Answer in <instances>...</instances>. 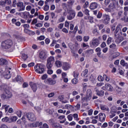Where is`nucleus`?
<instances>
[{
	"instance_id": "1",
	"label": "nucleus",
	"mask_w": 128,
	"mask_h": 128,
	"mask_svg": "<svg viewBox=\"0 0 128 128\" xmlns=\"http://www.w3.org/2000/svg\"><path fill=\"white\" fill-rule=\"evenodd\" d=\"M35 72L38 74H44V65L43 64H38L34 66Z\"/></svg>"
},
{
	"instance_id": "2",
	"label": "nucleus",
	"mask_w": 128,
	"mask_h": 128,
	"mask_svg": "<svg viewBox=\"0 0 128 128\" xmlns=\"http://www.w3.org/2000/svg\"><path fill=\"white\" fill-rule=\"evenodd\" d=\"M12 96V94L10 90H7L4 92L1 96V98L2 100H8V98H10Z\"/></svg>"
},
{
	"instance_id": "3",
	"label": "nucleus",
	"mask_w": 128,
	"mask_h": 128,
	"mask_svg": "<svg viewBox=\"0 0 128 128\" xmlns=\"http://www.w3.org/2000/svg\"><path fill=\"white\" fill-rule=\"evenodd\" d=\"M92 99V90L88 89L86 91V96L82 98V102H88V100H90Z\"/></svg>"
},
{
	"instance_id": "4",
	"label": "nucleus",
	"mask_w": 128,
	"mask_h": 128,
	"mask_svg": "<svg viewBox=\"0 0 128 128\" xmlns=\"http://www.w3.org/2000/svg\"><path fill=\"white\" fill-rule=\"evenodd\" d=\"M26 116L30 122H36V115H34V113H26Z\"/></svg>"
},
{
	"instance_id": "5",
	"label": "nucleus",
	"mask_w": 128,
	"mask_h": 128,
	"mask_svg": "<svg viewBox=\"0 0 128 128\" xmlns=\"http://www.w3.org/2000/svg\"><path fill=\"white\" fill-rule=\"evenodd\" d=\"M12 68H10L6 69L5 72L2 73V76L6 78V80H8L10 78L12 75L10 74V70Z\"/></svg>"
},
{
	"instance_id": "6",
	"label": "nucleus",
	"mask_w": 128,
	"mask_h": 128,
	"mask_svg": "<svg viewBox=\"0 0 128 128\" xmlns=\"http://www.w3.org/2000/svg\"><path fill=\"white\" fill-rule=\"evenodd\" d=\"M68 15L67 16L68 20H74V16H76V12L72 10H70L68 12Z\"/></svg>"
},
{
	"instance_id": "7",
	"label": "nucleus",
	"mask_w": 128,
	"mask_h": 128,
	"mask_svg": "<svg viewBox=\"0 0 128 128\" xmlns=\"http://www.w3.org/2000/svg\"><path fill=\"white\" fill-rule=\"evenodd\" d=\"M109 8H110L111 10H118L119 7H118V2H112L110 3L108 6Z\"/></svg>"
},
{
	"instance_id": "8",
	"label": "nucleus",
	"mask_w": 128,
	"mask_h": 128,
	"mask_svg": "<svg viewBox=\"0 0 128 128\" xmlns=\"http://www.w3.org/2000/svg\"><path fill=\"white\" fill-rule=\"evenodd\" d=\"M48 57V55L46 54V52L44 50H42L40 52L39 54V58L40 60H46Z\"/></svg>"
},
{
	"instance_id": "9",
	"label": "nucleus",
	"mask_w": 128,
	"mask_h": 128,
	"mask_svg": "<svg viewBox=\"0 0 128 128\" xmlns=\"http://www.w3.org/2000/svg\"><path fill=\"white\" fill-rule=\"evenodd\" d=\"M44 82H45V84H50V86H52L56 84V80H54L50 78L44 80Z\"/></svg>"
},
{
	"instance_id": "10",
	"label": "nucleus",
	"mask_w": 128,
	"mask_h": 128,
	"mask_svg": "<svg viewBox=\"0 0 128 128\" xmlns=\"http://www.w3.org/2000/svg\"><path fill=\"white\" fill-rule=\"evenodd\" d=\"M17 6L20 8L19 12H22L26 10V6L24 5V2H18L17 4Z\"/></svg>"
},
{
	"instance_id": "11",
	"label": "nucleus",
	"mask_w": 128,
	"mask_h": 128,
	"mask_svg": "<svg viewBox=\"0 0 128 128\" xmlns=\"http://www.w3.org/2000/svg\"><path fill=\"white\" fill-rule=\"evenodd\" d=\"M103 18H104V24H110V16L108 14H104Z\"/></svg>"
},
{
	"instance_id": "12",
	"label": "nucleus",
	"mask_w": 128,
	"mask_h": 128,
	"mask_svg": "<svg viewBox=\"0 0 128 128\" xmlns=\"http://www.w3.org/2000/svg\"><path fill=\"white\" fill-rule=\"evenodd\" d=\"M92 44L93 46L96 48L100 44V40L97 38H93L92 40Z\"/></svg>"
},
{
	"instance_id": "13",
	"label": "nucleus",
	"mask_w": 128,
	"mask_h": 128,
	"mask_svg": "<svg viewBox=\"0 0 128 128\" xmlns=\"http://www.w3.org/2000/svg\"><path fill=\"white\" fill-rule=\"evenodd\" d=\"M30 86H31V88L33 90L34 92H36V90H38V86L36 85V84L30 82Z\"/></svg>"
},
{
	"instance_id": "14",
	"label": "nucleus",
	"mask_w": 128,
	"mask_h": 128,
	"mask_svg": "<svg viewBox=\"0 0 128 128\" xmlns=\"http://www.w3.org/2000/svg\"><path fill=\"white\" fill-rule=\"evenodd\" d=\"M8 42H6V41H3L2 42L1 44V46H2V50H8V48H10L9 45H8Z\"/></svg>"
},
{
	"instance_id": "15",
	"label": "nucleus",
	"mask_w": 128,
	"mask_h": 128,
	"mask_svg": "<svg viewBox=\"0 0 128 128\" xmlns=\"http://www.w3.org/2000/svg\"><path fill=\"white\" fill-rule=\"evenodd\" d=\"M99 116V120L101 122H104L106 120V114L104 113H100Z\"/></svg>"
},
{
	"instance_id": "16",
	"label": "nucleus",
	"mask_w": 128,
	"mask_h": 128,
	"mask_svg": "<svg viewBox=\"0 0 128 128\" xmlns=\"http://www.w3.org/2000/svg\"><path fill=\"white\" fill-rule=\"evenodd\" d=\"M62 68L64 70H68L70 68V64L68 62H64L63 63Z\"/></svg>"
},
{
	"instance_id": "17",
	"label": "nucleus",
	"mask_w": 128,
	"mask_h": 128,
	"mask_svg": "<svg viewBox=\"0 0 128 128\" xmlns=\"http://www.w3.org/2000/svg\"><path fill=\"white\" fill-rule=\"evenodd\" d=\"M95 91L97 96H104V92L103 90H101L96 88Z\"/></svg>"
},
{
	"instance_id": "18",
	"label": "nucleus",
	"mask_w": 128,
	"mask_h": 128,
	"mask_svg": "<svg viewBox=\"0 0 128 128\" xmlns=\"http://www.w3.org/2000/svg\"><path fill=\"white\" fill-rule=\"evenodd\" d=\"M0 90L2 92H6V90H8V87L6 84H2L0 86Z\"/></svg>"
},
{
	"instance_id": "19",
	"label": "nucleus",
	"mask_w": 128,
	"mask_h": 128,
	"mask_svg": "<svg viewBox=\"0 0 128 128\" xmlns=\"http://www.w3.org/2000/svg\"><path fill=\"white\" fill-rule=\"evenodd\" d=\"M8 64V60L2 58L0 59V66H6Z\"/></svg>"
},
{
	"instance_id": "20",
	"label": "nucleus",
	"mask_w": 128,
	"mask_h": 128,
	"mask_svg": "<svg viewBox=\"0 0 128 128\" xmlns=\"http://www.w3.org/2000/svg\"><path fill=\"white\" fill-rule=\"evenodd\" d=\"M112 86L110 84H107L105 85V90H109V92H112L113 90Z\"/></svg>"
},
{
	"instance_id": "21",
	"label": "nucleus",
	"mask_w": 128,
	"mask_h": 128,
	"mask_svg": "<svg viewBox=\"0 0 128 128\" xmlns=\"http://www.w3.org/2000/svg\"><path fill=\"white\" fill-rule=\"evenodd\" d=\"M90 10H96V8H98V3L96 2H92L90 5Z\"/></svg>"
},
{
	"instance_id": "22",
	"label": "nucleus",
	"mask_w": 128,
	"mask_h": 128,
	"mask_svg": "<svg viewBox=\"0 0 128 128\" xmlns=\"http://www.w3.org/2000/svg\"><path fill=\"white\" fill-rule=\"evenodd\" d=\"M47 62H50L51 64H54V56H50L47 59Z\"/></svg>"
},
{
	"instance_id": "23",
	"label": "nucleus",
	"mask_w": 128,
	"mask_h": 128,
	"mask_svg": "<svg viewBox=\"0 0 128 128\" xmlns=\"http://www.w3.org/2000/svg\"><path fill=\"white\" fill-rule=\"evenodd\" d=\"M2 121L3 122H10V118L8 116H6L2 118Z\"/></svg>"
},
{
	"instance_id": "24",
	"label": "nucleus",
	"mask_w": 128,
	"mask_h": 128,
	"mask_svg": "<svg viewBox=\"0 0 128 128\" xmlns=\"http://www.w3.org/2000/svg\"><path fill=\"white\" fill-rule=\"evenodd\" d=\"M122 28V24H118L116 26L115 32H120V30Z\"/></svg>"
},
{
	"instance_id": "25",
	"label": "nucleus",
	"mask_w": 128,
	"mask_h": 128,
	"mask_svg": "<svg viewBox=\"0 0 128 128\" xmlns=\"http://www.w3.org/2000/svg\"><path fill=\"white\" fill-rule=\"evenodd\" d=\"M5 42H8L7 44L8 45L9 48L12 46V41L11 40H5Z\"/></svg>"
},
{
	"instance_id": "26",
	"label": "nucleus",
	"mask_w": 128,
	"mask_h": 128,
	"mask_svg": "<svg viewBox=\"0 0 128 128\" xmlns=\"http://www.w3.org/2000/svg\"><path fill=\"white\" fill-rule=\"evenodd\" d=\"M52 64H54L47 62L46 66L47 68L50 70V68H52Z\"/></svg>"
},
{
	"instance_id": "27",
	"label": "nucleus",
	"mask_w": 128,
	"mask_h": 128,
	"mask_svg": "<svg viewBox=\"0 0 128 128\" xmlns=\"http://www.w3.org/2000/svg\"><path fill=\"white\" fill-rule=\"evenodd\" d=\"M14 36L17 38V40H20V42H22V40H24V38L22 37L21 36L18 35H14Z\"/></svg>"
},
{
	"instance_id": "28",
	"label": "nucleus",
	"mask_w": 128,
	"mask_h": 128,
	"mask_svg": "<svg viewBox=\"0 0 128 128\" xmlns=\"http://www.w3.org/2000/svg\"><path fill=\"white\" fill-rule=\"evenodd\" d=\"M52 126H53L54 128H60L62 126H60V124L54 122L52 124Z\"/></svg>"
},
{
	"instance_id": "29",
	"label": "nucleus",
	"mask_w": 128,
	"mask_h": 128,
	"mask_svg": "<svg viewBox=\"0 0 128 128\" xmlns=\"http://www.w3.org/2000/svg\"><path fill=\"white\" fill-rule=\"evenodd\" d=\"M55 64L56 66H58V68H60V66H62V62L59 60L56 61L55 62Z\"/></svg>"
},
{
	"instance_id": "30",
	"label": "nucleus",
	"mask_w": 128,
	"mask_h": 128,
	"mask_svg": "<svg viewBox=\"0 0 128 128\" xmlns=\"http://www.w3.org/2000/svg\"><path fill=\"white\" fill-rule=\"evenodd\" d=\"M46 112H47V114H52L54 113V110L52 109H50L48 108L47 110H46Z\"/></svg>"
},
{
	"instance_id": "31",
	"label": "nucleus",
	"mask_w": 128,
	"mask_h": 128,
	"mask_svg": "<svg viewBox=\"0 0 128 128\" xmlns=\"http://www.w3.org/2000/svg\"><path fill=\"white\" fill-rule=\"evenodd\" d=\"M72 116L74 118V120H76L78 122V120H79V118H78V114H74L72 115Z\"/></svg>"
},
{
	"instance_id": "32",
	"label": "nucleus",
	"mask_w": 128,
	"mask_h": 128,
	"mask_svg": "<svg viewBox=\"0 0 128 128\" xmlns=\"http://www.w3.org/2000/svg\"><path fill=\"white\" fill-rule=\"evenodd\" d=\"M120 54V52H116L114 53L112 56L113 58H118V56H119Z\"/></svg>"
},
{
	"instance_id": "33",
	"label": "nucleus",
	"mask_w": 128,
	"mask_h": 128,
	"mask_svg": "<svg viewBox=\"0 0 128 128\" xmlns=\"http://www.w3.org/2000/svg\"><path fill=\"white\" fill-rule=\"evenodd\" d=\"M8 108H10V106L8 105H4L2 106V108H4L5 110V112H8Z\"/></svg>"
},
{
	"instance_id": "34",
	"label": "nucleus",
	"mask_w": 128,
	"mask_h": 128,
	"mask_svg": "<svg viewBox=\"0 0 128 128\" xmlns=\"http://www.w3.org/2000/svg\"><path fill=\"white\" fill-rule=\"evenodd\" d=\"M88 70L86 69L81 74L82 76H86V74H88Z\"/></svg>"
},
{
	"instance_id": "35",
	"label": "nucleus",
	"mask_w": 128,
	"mask_h": 128,
	"mask_svg": "<svg viewBox=\"0 0 128 128\" xmlns=\"http://www.w3.org/2000/svg\"><path fill=\"white\" fill-rule=\"evenodd\" d=\"M110 48H112V50H116V44L112 43L110 46Z\"/></svg>"
},
{
	"instance_id": "36",
	"label": "nucleus",
	"mask_w": 128,
	"mask_h": 128,
	"mask_svg": "<svg viewBox=\"0 0 128 128\" xmlns=\"http://www.w3.org/2000/svg\"><path fill=\"white\" fill-rule=\"evenodd\" d=\"M116 111H110V114H112V115H110V118H114V116H116Z\"/></svg>"
},
{
	"instance_id": "37",
	"label": "nucleus",
	"mask_w": 128,
	"mask_h": 128,
	"mask_svg": "<svg viewBox=\"0 0 128 128\" xmlns=\"http://www.w3.org/2000/svg\"><path fill=\"white\" fill-rule=\"evenodd\" d=\"M64 17L62 16L58 20V24H60V22H64Z\"/></svg>"
},
{
	"instance_id": "38",
	"label": "nucleus",
	"mask_w": 128,
	"mask_h": 128,
	"mask_svg": "<svg viewBox=\"0 0 128 128\" xmlns=\"http://www.w3.org/2000/svg\"><path fill=\"white\" fill-rule=\"evenodd\" d=\"M77 16H78V18H82V16H84V14L82 13V12L80 11L78 12Z\"/></svg>"
},
{
	"instance_id": "39",
	"label": "nucleus",
	"mask_w": 128,
	"mask_h": 128,
	"mask_svg": "<svg viewBox=\"0 0 128 128\" xmlns=\"http://www.w3.org/2000/svg\"><path fill=\"white\" fill-rule=\"evenodd\" d=\"M83 12H84V14H86V16H90V10H88L85 8L84 11H83Z\"/></svg>"
},
{
	"instance_id": "40",
	"label": "nucleus",
	"mask_w": 128,
	"mask_h": 128,
	"mask_svg": "<svg viewBox=\"0 0 128 128\" xmlns=\"http://www.w3.org/2000/svg\"><path fill=\"white\" fill-rule=\"evenodd\" d=\"M44 10H45V12H48V10H50V6H48V4H46V5L44 6Z\"/></svg>"
},
{
	"instance_id": "41",
	"label": "nucleus",
	"mask_w": 128,
	"mask_h": 128,
	"mask_svg": "<svg viewBox=\"0 0 128 128\" xmlns=\"http://www.w3.org/2000/svg\"><path fill=\"white\" fill-rule=\"evenodd\" d=\"M22 76H20V75H18L16 78V81L22 82Z\"/></svg>"
},
{
	"instance_id": "42",
	"label": "nucleus",
	"mask_w": 128,
	"mask_h": 128,
	"mask_svg": "<svg viewBox=\"0 0 128 128\" xmlns=\"http://www.w3.org/2000/svg\"><path fill=\"white\" fill-rule=\"evenodd\" d=\"M90 40V36H84L83 38V40L84 42H88V40Z\"/></svg>"
},
{
	"instance_id": "43",
	"label": "nucleus",
	"mask_w": 128,
	"mask_h": 128,
	"mask_svg": "<svg viewBox=\"0 0 128 128\" xmlns=\"http://www.w3.org/2000/svg\"><path fill=\"white\" fill-rule=\"evenodd\" d=\"M72 82L74 84H78V79H76V78H73L72 80Z\"/></svg>"
},
{
	"instance_id": "44",
	"label": "nucleus",
	"mask_w": 128,
	"mask_h": 128,
	"mask_svg": "<svg viewBox=\"0 0 128 128\" xmlns=\"http://www.w3.org/2000/svg\"><path fill=\"white\" fill-rule=\"evenodd\" d=\"M28 55L26 54H22V58H23L24 60H26L28 59Z\"/></svg>"
},
{
	"instance_id": "45",
	"label": "nucleus",
	"mask_w": 128,
	"mask_h": 128,
	"mask_svg": "<svg viewBox=\"0 0 128 128\" xmlns=\"http://www.w3.org/2000/svg\"><path fill=\"white\" fill-rule=\"evenodd\" d=\"M98 80L99 82H104V77H102V76H99L98 77Z\"/></svg>"
},
{
	"instance_id": "46",
	"label": "nucleus",
	"mask_w": 128,
	"mask_h": 128,
	"mask_svg": "<svg viewBox=\"0 0 128 128\" xmlns=\"http://www.w3.org/2000/svg\"><path fill=\"white\" fill-rule=\"evenodd\" d=\"M67 118H68V120L70 122H72V114H69Z\"/></svg>"
},
{
	"instance_id": "47",
	"label": "nucleus",
	"mask_w": 128,
	"mask_h": 128,
	"mask_svg": "<svg viewBox=\"0 0 128 128\" xmlns=\"http://www.w3.org/2000/svg\"><path fill=\"white\" fill-rule=\"evenodd\" d=\"M114 34H115L116 38H120V33H118V32H116V31H115Z\"/></svg>"
},
{
	"instance_id": "48",
	"label": "nucleus",
	"mask_w": 128,
	"mask_h": 128,
	"mask_svg": "<svg viewBox=\"0 0 128 128\" xmlns=\"http://www.w3.org/2000/svg\"><path fill=\"white\" fill-rule=\"evenodd\" d=\"M66 108H67V110H70L72 108V106L70 105V104H66L65 106Z\"/></svg>"
},
{
	"instance_id": "49",
	"label": "nucleus",
	"mask_w": 128,
	"mask_h": 128,
	"mask_svg": "<svg viewBox=\"0 0 128 128\" xmlns=\"http://www.w3.org/2000/svg\"><path fill=\"white\" fill-rule=\"evenodd\" d=\"M5 4H6L8 6L12 4V1L10 0H5Z\"/></svg>"
},
{
	"instance_id": "50",
	"label": "nucleus",
	"mask_w": 128,
	"mask_h": 128,
	"mask_svg": "<svg viewBox=\"0 0 128 128\" xmlns=\"http://www.w3.org/2000/svg\"><path fill=\"white\" fill-rule=\"evenodd\" d=\"M76 39L78 42H82V36H77Z\"/></svg>"
},
{
	"instance_id": "51",
	"label": "nucleus",
	"mask_w": 128,
	"mask_h": 128,
	"mask_svg": "<svg viewBox=\"0 0 128 128\" xmlns=\"http://www.w3.org/2000/svg\"><path fill=\"white\" fill-rule=\"evenodd\" d=\"M32 126L34 128H38V122H36L35 123H33Z\"/></svg>"
},
{
	"instance_id": "52",
	"label": "nucleus",
	"mask_w": 128,
	"mask_h": 128,
	"mask_svg": "<svg viewBox=\"0 0 128 128\" xmlns=\"http://www.w3.org/2000/svg\"><path fill=\"white\" fill-rule=\"evenodd\" d=\"M11 118L12 122H16V120H18V117H16V116H13Z\"/></svg>"
},
{
	"instance_id": "53",
	"label": "nucleus",
	"mask_w": 128,
	"mask_h": 128,
	"mask_svg": "<svg viewBox=\"0 0 128 128\" xmlns=\"http://www.w3.org/2000/svg\"><path fill=\"white\" fill-rule=\"evenodd\" d=\"M0 6H6V1L0 2Z\"/></svg>"
},
{
	"instance_id": "54",
	"label": "nucleus",
	"mask_w": 128,
	"mask_h": 128,
	"mask_svg": "<svg viewBox=\"0 0 128 128\" xmlns=\"http://www.w3.org/2000/svg\"><path fill=\"white\" fill-rule=\"evenodd\" d=\"M44 38L45 37L44 36H41L39 38H38V40H44Z\"/></svg>"
},
{
	"instance_id": "55",
	"label": "nucleus",
	"mask_w": 128,
	"mask_h": 128,
	"mask_svg": "<svg viewBox=\"0 0 128 128\" xmlns=\"http://www.w3.org/2000/svg\"><path fill=\"white\" fill-rule=\"evenodd\" d=\"M87 52L88 54H94V50L91 49L90 50H88Z\"/></svg>"
},
{
	"instance_id": "56",
	"label": "nucleus",
	"mask_w": 128,
	"mask_h": 128,
	"mask_svg": "<svg viewBox=\"0 0 128 128\" xmlns=\"http://www.w3.org/2000/svg\"><path fill=\"white\" fill-rule=\"evenodd\" d=\"M112 38H109L107 40V42H106L107 44H110V42H112Z\"/></svg>"
},
{
	"instance_id": "57",
	"label": "nucleus",
	"mask_w": 128,
	"mask_h": 128,
	"mask_svg": "<svg viewBox=\"0 0 128 128\" xmlns=\"http://www.w3.org/2000/svg\"><path fill=\"white\" fill-rule=\"evenodd\" d=\"M120 64H122V66H124L126 64V62L124 60H122L120 61Z\"/></svg>"
},
{
	"instance_id": "58",
	"label": "nucleus",
	"mask_w": 128,
	"mask_h": 128,
	"mask_svg": "<svg viewBox=\"0 0 128 128\" xmlns=\"http://www.w3.org/2000/svg\"><path fill=\"white\" fill-rule=\"evenodd\" d=\"M102 12H99L97 15L98 18H102Z\"/></svg>"
},
{
	"instance_id": "59",
	"label": "nucleus",
	"mask_w": 128,
	"mask_h": 128,
	"mask_svg": "<svg viewBox=\"0 0 128 128\" xmlns=\"http://www.w3.org/2000/svg\"><path fill=\"white\" fill-rule=\"evenodd\" d=\"M62 32H64L65 34H68V29L66 28H64L62 30Z\"/></svg>"
},
{
	"instance_id": "60",
	"label": "nucleus",
	"mask_w": 128,
	"mask_h": 128,
	"mask_svg": "<svg viewBox=\"0 0 128 128\" xmlns=\"http://www.w3.org/2000/svg\"><path fill=\"white\" fill-rule=\"evenodd\" d=\"M17 116L19 117L20 118L22 116V111H18L17 112Z\"/></svg>"
},
{
	"instance_id": "61",
	"label": "nucleus",
	"mask_w": 128,
	"mask_h": 128,
	"mask_svg": "<svg viewBox=\"0 0 128 128\" xmlns=\"http://www.w3.org/2000/svg\"><path fill=\"white\" fill-rule=\"evenodd\" d=\"M78 74H79L78 72H74V78H78Z\"/></svg>"
},
{
	"instance_id": "62",
	"label": "nucleus",
	"mask_w": 128,
	"mask_h": 128,
	"mask_svg": "<svg viewBox=\"0 0 128 128\" xmlns=\"http://www.w3.org/2000/svg\"><path fill=\"white\" fill-rule=\"evenodd\" d=\"M88 2H86L84 4V8H88Z\"/></svg>"
},
{
	"instance_id": "63",
	"label": "nucleus",
	"mask_w": 128,
	"mask_h": 128,
	"mask_svg": "<svg viewBox=\"0 0 128 128\" xmlns=\"http://www.w3.org/2000/svg\"><path fill=\"white\" fill-rule=\"evenodd\" d=\"M23 88H28V84L27 82H24L22 84Z\"/></svg>"
},
{
	"instance_id": "64",
	"label": "nucleus",
	"mask_w": 128,
	"mask_h": 128,
	"mask_svg": "<svg viewBox=\"0 0 128 128\" xmlns=\"http://www.w3.org/2000/svg\"><path fill=\"white\" fill-rule=\"evenodd\" d=\"M42 80H46V78H48V75H46V74H44L42 76Z\"/></svg>"
}]
</instances>
